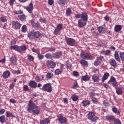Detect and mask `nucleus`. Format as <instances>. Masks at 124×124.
<instances>
[{
	"label": "nucleus",
	"mask_w": 124,
	"mask_h": 124,
	"mask_svg": "<svg viewBox=\"0 0 124 124\" xmlns=\"http://www.w3.org/2000/svg\"><path fill=\"white\" fill-rule=\"evenodd\" d=\"M27 110L29 113H32L33 115H38L40 113V108L36 106L31 100L29 102Z\"/></svg>",
	"instance_id": "nucleus-1"
},
{
	"label": "nucleus",
	"mask_w": 124,
	"mask_h": 124,
	"mask_svg": "<svg viewBox=\"0 0 124 124\" xmlns=\"http://www.w3.org/2000/svg\"><path fill=\"white\" fill-rule=\"evenodd\" d=\"M42 91L47 92V93H51L52 92V86L50 83H47L44 84L42 88Z\"/></svg>",
	"instance_id": "nucleus-2"
},
{
	"label": "nucleus",
	"mask_w": 124,
	"mask_h": 124,
	"mask_svg": "<svg viewBox=\"0 0 124 124\" xmlns=\"http://www.w3.org/2000/svg\"><path fill=\"white\" fill-rule=\"evenodd\" d=\"M88 119L92 122H95V121L98 120V117L96 116L93 112H89L88 114Z\"/></svg>",
	"instance_id": "nucleus-3"
},
{
	"label": "nucleus",
	"mask_w": 124,
	"mask_h": 124,
	"mask_svg": "<svg viewBox=\"0 0 124 124\" xmlns=\"http://www.w3.org/2000/svg\"><path fill=\"white\" fill-rule=\"evenodd\" d=\"M80 57L83 60H92V55L89 53L86 52H81L80 54Z\"/></svg>",
	"instance_id": "nucleus-4"
},
{
	"label": "nucleus",
	"mask_w": 124,
	"mask_h": 124,
	"mask_svg": "<svg viewBox=\"0 0 124 124\" xmlns=\"http://www.w3.org/2000/svg\"><path fill=\"white\" fill-rule=\"evenodd\" d=\"M58 120L62 124L67 123V120L66 119V118L62 116V114H60L58 116Z\"/></svg>",
	"instance_id": "nucleus-5"
},
{
	"label": "nucleus",
	"mask_w": 124,
	"mask_h": 124,
	"mask_svg": "<svg viewBox=\"0 0 124 124\" xmlns=\"http://www.w3.org/2000/svg\"><path fill=\"white\" fill-rule=\"evenodd\" d=\"M46 65L49 68H55L56 67V63L52 61H46Z\"/></svg>",
	"instance_id": "nucleus-6"
},
{
	"label": "nucleus",
	"mask_w": 124,
	"mask_h": 124,
	"mask_svg": "<svg viewBox=\"0 0 124 124\" xmlns=\"http://www.w3.org/2000/svg\"><path fill=\"white\" fill-rule=\"evenodd\" d=\"M102 59H103V56L97 57L94 62V65L97 66V65L101 64L102 63Z\"/></svg>",
	"instance_id": "nucleus-7"
},
{
	"label": "nucleus",
	"mask_w": 124,
	"mask_h": 124,
	"mask_svg": "<svg viewBox=\"0 0 124 124\" xmlns=\"http://www.w3.org/2000/svg\"><path fill=\"white\" fill-rule=\"evenodd\" d=\"M86 25L87 21L80 19L78 20V26L79 28H84Z\"/></svg>",
	"instance_id": "nucleus-8"
},
{
	"label": "nucleus",
	"mask_w": 124,
	"mask_h": 124,
	"mask_svg": "<svg viewBox=\"0 0 124 124\" xmlns=\"http://www.w3.org/2000/svg\"><path fill=\"white\" fill-rule=\"evenodd\" d=\"M67 44L70 46H74L75 45V40L72 38H69L66 40Z\"/></svg>",
	"instance_id": "nucleus-9"
},
{
	"label": "nucleus",
	"mask_w": 124,
	"mask_h": 124,
	"mask_svg": "<svg viewBox=\"0 0 124 124\" xmlns=\"http://www.w3.org/2000/svg\"><path fill=\"white\" fill-rule=\"evenodd\" d=\"M12 25L13 27L16 29H20V28H21V26H22V25L18 23V21H13Z\"/></svg>",
	"instance_id": "nucleus-10"
},
{
	"label": "nucleus",
	"mask_w": 124,
	"mask_h": 124,
	"mask_svg": "<svg viewBox=\"0 0 124 124\" xmlns=\"http://www.w3.org/2000/svg\"><path fill=\"white\" fill-rule=\"evenodd\" d=\"M108 84H111L113 87L117 86V81H116V78L113 77H112L108 81Z\"/></svg>",
	"instance_id": "nucleus-11"
},
{
	"label": "nucleus",
	"mask_w": 124,
	"mask_h": 124,
	"mask_svg": "<svg viewBox=\"0 0 124 124\" xmlns=\"http://www.w3.org/2000/svg\"><path fill=\"white\" fill-rule=\"evenodd\" d=\"M80 20H82L83 21H85L86 22H88V14L85 12L82 13L81 15Z\"/></svg>",
	"instance_id": "nucleus-12"
},
{
	"label": "nucleus",
	"mask_w": 124,
	"mask_h": 124,
	"mask_svg": "<svg viewBox=\"0 0 124 124\" xmlns=\"http://www.w3.org/2000/svg\"><path fill=\"white\" fill-rule=\"evenodd\" d=\"M29 87H31V88H33L34 89H35V88L37 87V83H36V82L33 80H31L29 83Z\"/></svg>",
	"instance_id": "nucleus-13"
},
{
	"label": "nucleus",
	"mask_w": 124,
	"mask_h": 124,
	"mask_svg": "<svg viewBox=\"0 0 124 124\" xmlns=\"http://www.w3.org/2000/svg\"><path fill=\"white\" fill-rule=\"evenodd\" d=\"M62 29V25L58 24L56 27V29L55 30L54 33V34H58V33L60 31H61Z\"/></svg>",
	"instance_id": "nucleus-14"
},
{
	"label": "nucleus",
	"mask_w": 124,
	"mask_h": 124,
	"mask_svg": "<svg viewBox=\"0 0 124 124\" xmlns=\"http://www.w3.org/2000/svg\"><path fill=\"white\" fill-rule=\"evenodd\" d=\"M26 10H27L29 13H32V10H33V4L31 3L29 6L26 7Z\"/></svg>",
	"instance_id": "nucleus-15"
},
{
	"label": "nucleus",
	"mask_w": 124,
	"mask_h": 124,
	"mask_svg": "<svg viewBox=\"0 0 124 124\" xmlns=\"http://www.w3.org/2000/svg\"><path fill=\"white\" fill-rule=\"evenodd\" d=\"M10 49L12 50H15L17 51L19 53H20V46H18L17 45H14L10 46Z\"/></svg>",
	"instance_id": "nucleus-16"
},
{
	"label": "nucleus",
	"mask_w": 124,
	"mask_h": 124,
	"mask_svg": "<svg viewBox=\"0 0 124 124\" xmlns=\"http://www.w3.org/2000/svg\"><path fill=\"white\" fill-rule=\"evenodd\" d=\"M3 78H5V79H6V78H8L10 76V72L9 71H5L2 75Z\"/></svg>",
	"instance_id": "nucleus-17"
},
{
	"label": "nucleus",
	"mask_w": 124,
	"mask_h": 124,
	"mask_svg": "<svg viewBox=\"0 0 124 124\" xmlns=\"http://www.w3.org/2000/svg\"><path fill=\"white\" fill-rule=\"evenodd\" d=\"M106 119L108 120V122H113V121H115V117L112 115L106 116Z\"/></svg>",
	"instance_id": "nucleus-18"
},
{
	"label": "nucleus",
	"mask_w": 124,
	"mask_h": 124,
	"mask_svg": "<svg viewBox=\"0 0 124 124\" xmlns=\"http://www.w3.org/2000/svg\"><path fill=\"white\" fill-rule=\"evenodd\" d=\"M10 62L13 64H16V62H17V58L14 56H12L10 59Z\"/></svg>",
	"instance_id": "nucleus-19"
},
{
	"label": "nucleus",
	"mask_w": 124,
	"mask_h": 124,
	"mask_svg": "<svg viewBox=\"0 0 124 124\" xmlns=\"http://www.w3.org/2000/svg\"><path fill=\"white\" fill-rule=\"evenodd\" d=\"M116 93L118 95L123 94V89L121 87H117L116 88Z\"/></svg>",
	"instance_id": "nucleus-20"
},
{
	"label": "nucleus",
	"mask_w": 124,
	"mask_h": 124,
	"mask_svg": "<svg viewBox=\"0 0 124 124\" xmlns=\"http://www.w3.org/2000/svg\"><path fill=\"white\" fill-rule=\"evenodd\" d=\"M92 79L94 82H98L99 81V76L97 75H94L92 76Z\"/></svg>",
	"instance_id": "nucleus-21"
},
{
	"label": "nucleus",
	"mask_w": 124,
	"mask_h": 124,
	"mask_svg": "<svg viewBox=\"0 0 124 124\" xmlns=\"http://www.w3.org/2000/svg\"><path fill=\"white\" fill-rule=\"evenodd\" d=\"M50 124V119L49 118H46L40 122V124Z\"/></svg>",
	"instance_id": "nucleus-22"
},
{
	"label": "nucleus",
	"mask_w": 124,
	"mask_h": 124,
	"mask_svg": "<svg viewBox=\"0 0 124 124\" xmlns=\"http://www.w3.org/2000/svg\"><path fill=\"white\" fill-rule=\"evenodd\" d=\"M109 63L111 66H116L117 65V62H116L115 59H110L109 60Z\"/></svg>",
	"instance_id": "nucleus-23"
},
{
	"label": "nucleus",
	"mask_w": 124,
	"mask_h": 124,
	"mask_svg": "<svg viewBox=\"0 0 124 124\" xmlns=\"http://www.w3.org/2000/svg\"><path fill=\"white\" fill-rule=\"evenodd\" d=\"M109 73H105L104 75L103 76V77L102 78V82L103 83H104V81L105 80H107L108 77H109Z\"/></svg>",
	"instance_id": "nucleus-24"
},
{
	"label": "nucleus",
	"mask_w": 124,
	"mask_h": 124,
	"mask_svg": "<svg viewBox=\"0 0 124 124\" xmlns=\"http://www.w3.org/2000/svg\"><path fill=\"white\" fill-rule=\"evenodd\" d=\"M114 58L117 62H120L121 59H120V57H119V53L117 51H115L114 53Z\"/></svg>",
	"instance_id": "nucleus-25"
},
{
	"label": "nucleus",
	"mask_w": 124,
	"mask_h": 124,
	"mask_svg": "<svg viewBox=\"0 0 124 124\" xmlns=\"http://www.w3.org/2000/svg\"><path fill=\"white\" fill-rule=\"evenodd\" d=\"M34 36L35 38H39L41 35V33L39 31L34 32Z\"/></svg>",
	"instance_id": "nucleus-26"
},
{
	"label": "nucleus",
	"mask_w": 124,
	"mask_h": 124,
	"mask_svg": "<svg viewBox=\"0 0 124 124\" xmlns=\"http://www.w3.org/2000/svg\"><path fill=\"white\" fill-rule=\"evenodd\" d=\"M83 104V106H88V105H90L91 104V102L89 100H83L82 102Z\"/></svg>",
	"instance_id": "nucleus-27"
},
{
	"label": "nucleus",
	"mask_w": 124,
	"mask_h": 124,
	"mask_svg": "<svg viewBox=\"0 0 124 124\" xmlns=\"http://www.w3.org/2000/svg\"><path fill=\"white\" fill-rule=\"evenodd\" d=\"M27 50V46L24 45L21 46H19V53H21L22 51H26Z\"/></svg>",
	"instance_id": "nucleus-28"
},
{
	"label": "nucleus",
	"mask_w": 124,
	"mask_h": 124,
	"mask_svg": "<svg viewBox=\"0 0 124 124\" xmlns=\"http://www.w3.org/2000/svg\"><path fill=\"white\" fill-rule=\"evenodd\" d=\"M80 63L83 65V66H88V62L84 60H81L80 61Z\"/></svg>",
	"instance_id": "nucleus-29"
},
{
	"label": "nucleus",
	"mask_w": 124,
	"mask_h": 124,
	"mask_svg": "<svg viewBox=\"0 0 124 124\" xmlns=\"http://www.w3.org/2000/svg\"><path fill=\"white\" fill-rule=\"evenodd\" d=\"M28 37L30 39V40H33L34 38H35L34 34L33 32V33H30L28 35Z\"/></svg>",
	"instance_id": "nucleus-30"
},
{
	"label": "nucleus",
	"mask_w": 124,
	"mask_h": 124,
	"mask_svg": "<svg viewBox=\"0 0 124 124\" xmlns=\"http://www.w3.org/2000/svg\"><path fill=\"white\" fill-rule=\"evenodd\" d=\"M6 116L7 118H10L11 117L13 118V117H14L13 114L11 113L10 111H6Z\"/></svg>",
	"instance_id": "nucleus-31"
},
{
	"label": "nucleus",
	"mask_w": 124,
	"mask_h": 124,
	"mask_svg": "<svg viewBox=\"0 0 124 124\" xmlns=\"http://www.w3.org/2000/svg\"><path fill=\"white\" fill-rule=\"evenodd\" d=\"M62 52H58L55 54V58L56 59H59V58H61L62 57Z\"/></svg>",
	"instance_id": "nucleus-32"
},
{
	"label": "nucleus",
	"mask_w": 124,
	"mask_h": 124,
	"mask_svg": "<svg viewBox=\"0 0 124 124\" xmlns=\"http://www.w3.org/2000/svg\"><path fill=\"white\" fill-rule=\"evenodd\" d=\"M81 79L83 81H89L90 80V78H89V76H83L81 78Z\"/></svg>",
	"instance_id": "nucleus-33"
},
{
	"label": "nucleus",
	"mask_w": 124,
	"mask_h": 124,
	"mask_svg": "<svg viewBox=\"0 0 124 124\" xmlns=\"http://www.w3.org/2000/svg\"><path fill=\"white\" fill-rule=\"evenodd\" d=\"M122 30V26L121 25H116L115 27V31H120Z\"/></svg>",
	"instance_id": "nucleus-34"
},
{
	"label": "nucleus",
	"mask_w": 124,
	"mask_h": 124,
	"mask_svg": "<svg viewBox=\"0 0 124 124\" xmlns=\"http://www.w3.org/2000/svg\"><path fill=\"white\" fill-rule=\"evenodd\" d=\"M18 17L21 21H24L26 19V16L25 15L18 16Z\"/></svg>",
	"instance_id": "nucleus-35"
},
{
	"label": "nucleus",
	"mask_w": 124,
	"mask_h": 124,
	"mask_svg": "<svg viewBox=\"0 0 124 124\" xmlns=\"http://www.w3.org/2000/svg\"><path fill=\"white\" fill-rule=\"evenodd\" d=\"M5 122V116L4 115H2L0 117V122L3 124Z\"/></svg>",
	"instance_id": "nucleus-36"
},
{
	"label": "nucleus",
	"mask_w": 124,
	"mask_h": 124,
	"mask_svg": "<svg viewBox=\"0 0 124 124\" xmlns=\"http://www.w3.org/2000/svg\"><path fill=\"white\" fill-rule=\"evenodd\" d=\"M112 111L114 113H117L118 115H120V111L118 110V108L116 107L112 108Z\"/></svg>",
	"instance_id": "nucleus-37"
},
{
	"label": "nucleus",
	"mask_w": 124,
	"mask_h": 124,
	"mask_svg": "<svg viewBox=\"0 0 124 124\" xmlns=\"http://www.w3.org/2000/svg\"><path fill=\"white\" fill-rule=\"evenodd\" d=\"M46 77L47 79H51L52 77H53V73H48L46 75Z\"/></svg>",
	"instance_id": "nucleus-38"
},
{
	"label": "nucleus",
	"mask_w": 124,
	"mask_h": 124,
	"mask_svg": "<svg viewBox=\"0 0 124 124\" xmlns=\"http://www.w3.org/2000/svg\"><path fill=\"white\" fill-rule=\"evenodd\" d=\"M55 74H56V75H59V74H61V73H62V70H60L59 69H57L55 70Z\"/></svg>",
	"instance_id": "nucleus-39"
},
{
	"label": "nucleus",
	"mask_w": 124,
	"mask_h": 124,
	"mask_svg": "<svg viewBox=\"0 0 124 124\" xmlns=\"http://www.w3.org/2000/svg\"><path fill=\"white\" fill-rule=\"evenodd\" d=\"M21 31L22 32H26L27 31V26L23 25L21 28Z\"/></svg>",
	"instance_id": "nucleus-40"
},
{
	"label": "nucleus",
	"mask_w": 124,
	"mask_h": 124,
	"mask_svg": "<svg viewBox=\"0 0 124 124\" xmlns=\"http://www.w3.org/2000/svg\"><path fill=\"white\" fill-rule=\"evenodd\" d=\"M45 57L46 58V59H52V55L51 54L48 53L45 55Z\"/></svg>",
	"instance_id": "nucleus-41"
},
{
	"label": "nucleus",
	"mask_w": 124,
	"mask_h": 124,
	"mask_svg": "<svg viewBox=\"0 0 124 124\" xmlns=\"http://www.w3.org/2000/svg\"><path fill=\"white\" fill-rule=\"evenodd\" d=\"M72 99L73 101H77V100H78V96L76 95H73L72 96Z\"/></svg>",
	"instance_id": "nucleus-42"
},
{
	"label": "nucleus",
	"mask_w": 124,
	"mask_h": 124,
	"mask_svg": "<svg viewBox=\"0 0 124 124\" xmlns=\"http://www.w3.org/2000/svg\"><path fill=\"white\" fill-rule=\"evenodd\" d=\"M59 1L60 4H65L67 2V0H59Z\"/></svg>",
	"instance_id": "nucleus-43"
},
{
	"label": "nucleus",
	"mask_w": 124,
	"mask_h": 124,
	"mask_svg": "<svg viewBox=\"0 0 124 124\" xmlns=\"http://www.w3.org/2000/svg\"><path fill=\"white\" fill-rule=\"evenodd\" d=\"M0 20L3 23H5V22L7 21V19H6V18L3 16H1V17H0Z\"/></svg>",
	"instance_id": "nucleus-44"
},
{
	"label": "nucleus",
	"mask_w": 124,
	"mask_h": 124,
	"mask_svg": "<svg viewBox=\"0 0 124 124\" xmlns=\"http://www.w3.org/2000/svg\"><path fill=\"white\" fill-rule=\"evenodd\" d=\"M66 14L68 15V16H70V14H71V9L70 8H68L66 10Z\"/></svg>",
	"instance_id": "nucleus-45"
},
{
	"label": "nucleus",
	"mask_w": 124,
	"mask_h": 124,
	"mask_svg": "<svg viewBox=\"0 0 124 124\" xmlns=\"http://www.w3.org/2000/svg\"><path fill=\"white\" fill-rule=\"evenodd\" d=\"M120 57L122 61H124V52H121L120 53Z\"/></svg>",
	"instance_id": "nucleus-46"
},
{
	"label": "nucleus",
	"mask_w": 124,
	"mask_h": 124,
	"mask_svg": "<svg viewBox=\"0 0 124 124\" xmlns=\"http://www.w3.org/2000/svg\"><path fill=\"white\" fill-rule=\"evenodd\" d=\"M98 31L100 33H103V27H99L98 28Z\"/></svg>",
	"instance_id": "nucleus-47"
},
{
	"label": "nucleus",
	"mask_w": 124,
	"mask_h": 124,
	"mask_svg": "<svg viewBox=\"0 0 124 124\" xmlns=\"http://www.w3.org/2000/svg\"><path fill=\"white\" fill-rule=\"evenodd\" d=\"M23 90L24 91H25V92H27L30 90V89H29V86H28V85H24Z\"/></svg>",
	"instance_id": "nucleus-48"
},
{
	"label": "nucleus",
	"mask_w": 124,
	"mask_h": 124,
	"mask_svg": "<svg viewBox=\"0 0 124 124\" xmlns=\"http://www.w3.org/2000/svg\"><path fill=\"white\" fill-rule=\"evenodd\" d=\"M72 65L71 64V63L67 62L66 63V66L68 67V68H71V66Z\"/></svg>",
	"instance_id": "nucleus-49"
},
{
	"label": "nucleus",
	"mask_w": 124,
	"mask_h": 124,
	"mask_svg": "<svg viewBox=\"0 0 124 124\" xmlns=\"http://www.w3.org/2000/svg\"><path fill=\"white\" fill-rule=\"evenodd\" d=\"M14 2H15V0H10L9 2V4L11 6H12L14 4Z\"/></svg>",
	"instance_id": "nucleus-50"
},
{
	"label": "nucleus",
	"mask_w": 124,
	"mask_h": 124,
	"mask_svg": "<svg viewBox=\"0 0 124 124\" xmlns=\"http://www.w3.org/2000/svg\"><path fill=\"white\" fill-rule=\"evenodd\" d=\"M28 60L30 62H33V56L31 55H29L28 56Z\"/></svg>",
	"instance_id": "nucleus-51"
},
{
	"label": "nucleus",
	"mask_w": 124,
	"mask_h": 124,
	"mask_svg": "<svg viewBox=\"0 0 124 124\" xmlns=\"http://www.w3.org/2000/svg\"><path fill=\"white\" fill-rule=\"evenodd\" d=\"M15 14H16V15H18V14H22L23 11L19 10V11H15Z\"/></svg>",
	"instance_id": "nucleus-52"
},
{
	"label": "nucleus",
	"mask_w": 124,
	"mask_h": 124,
	"mask_svg": "<svg viewBox=\"0 0 124 124\" xmlns=\"http://www.w3.org/2000/svg\"><path fill=\"white\" fill-rule=\"evenodd\" d=\"M31 50L32 51V52H34V53H36L37 54H39V50H38V49L32 48Z\"/></svg>",
	"instance_id": "nucleus-53"
},
{
	"label": "nucleus",
	"mask_w": 124,
	"mask_h": 124,
	"mask_svg": "<svg viewBox=\"0 0 124 124\" xmlns=\"http://www.w3.org/2000/svg\"><path fill=\"white\" fill-rule=\"evenodd\" d=\"M37 55H38V57L39 58V60H42V59L44 58V56H43V55H41L39 53H38Z\"/></svg>",
	"instance_id": "nucleus-54"
},
{
	"label": "nucleus",
	"mask_w": 124,
	"mask_h": 124,
	"mask_svg": "<svg viewBox=\"0 0 124 124\" xmlns=\"http://www.w3.org/2000/svg\"><path fill=\"white\" fill-rule=\"evenodd\" d=\"M5 112V110L3 108H0V115H3V114H4V112Z\"/></svg>",
	"instance_id": "nucleus-55"
},
{
	"label": "nucleus",
	"mask_w": 124,
	"mask_h": 124,
	"mask_svg": "<svg viewBox=\"0 0 124 124\" xmlns=\"http://www.w3.org/2000/svg\"><path fill=\"white\" fill-rule=\"evenodd\" d=\"M48 3L49 5H53V4L54 3V0H48Z\"/></svg>",
	"instance_id": "nucleus-56"
},
{
	"label": "nucleus",
	"mask_w": 124,
	"mask_h": 124,
	"mask_svg": "<svg viewBox=\"0 0 124 124\" xmlns=\"http://www.w3.org/2000/svg\"><path fill=\"white\" fill-rule=\"evenodd\" d=\"M114 124H122L121 121L119 119H116L114 121Z\"/></svg>",
	"instance_id": "nucleus-57"
},
{
	"label": "nucleus",
	"mask_w": 124,
	"mask_h": 124,
	"mask_svg": "<svg viewBox=\"0 0 124 124\" xmlns=\"http://www.w3.org/2000/svg\"><path fill=\"white\" fill-rule=\"evenodd\" d=\"M73 89H76V88H78V83L77 82H75L73 86Z\"/></svg>",
	"instance_id": "nucleus-58"
},
{
	"label": "nucleus",
	"mask_w": 124,
	"mask_h": 124,
	"mask_svg": "<svg viewBox=\"0 0 124 124\" xmlns=\"http://www.w3.org/2000/svg\"><path fill=\"white\" fill-rule=\"evenodd\" d=\"M31 24L32 26H34V27H38V25H37L36 23H34L33 21H31Z\"/></svg>",
	"instance_id": "nucleus-59"
},
{
	"label": "nucleus",
	"mask_w": 124,
	"mask_h": 124,
	"mask_svg": "<svg viewBox=\"0 0 124 124\" xmlns=\"http://www.w3.org/2000/svg\"><path fill=\"white\" fill-rule=\"evenodd\" d=\"M35 80L36 82H39V81H40V78H39V77L36 76L35 78Z\"/></svg>",
	"instance_id": "nucleus-60"
},
{
	"label": "nucleus",
	"mask_w": 124,
	"mask_h": 124,
	"mask_svg": "<svg viewBox=\"0 0 124 124\" xmlns=\"http://www.w3.org/2000/svg\"><path fill=\"white\" fill-rule=\"evenodd\" d=\"M15 86V83L13 82L10 86V89H13L14 88V86Z\"/></svg>",
	"instance_id": "nucleus-61"
},
{
	"label": "nucleus",
	"mask_w": 124,
	"mask_h": 124,
	"mask_svg": "<svg viewBox=\"0 0 124 124\" xmlns=\"http://www.w3.org/2000/svg\"><path fill=\"white\" fill-rule=\"evenodd\" d=\"M92 101L93 102V103H97V100H96V99L95 98H92Z\"/></svg>",
	"instance_id": "nucleus-62"
},
{
	"label": "nucleus",
	"mask_w": 124,
	"mask_h": 124,
	"mask_svg": "<svg viewBox=\"0 0 124 124\" xmlns=\"http://www.w3.org/2000/svg\"><path fill=\"white\" fill-rule=\"evenodd\" d=\"M73 74L74 76H78V72L74 71L73 72Z\"/></svg>",
	"instance_id": "nucleus-63"
},
{
	"label": "nucleus",
	"mask_w": 124,
	"mask_h": 124,
	"mask_svg": "<svg viewBox=\"0 0 124 124\" xmlns=\"http://www.w3.org/2000/svg\"><path fill=\"white\" fill-rule=\"evenodd\" d=\"M10 101L11 103H16V101L14 99H10Z\"/></svg>",
	"instance_id": "nucleus-64"
}]
</instances>
